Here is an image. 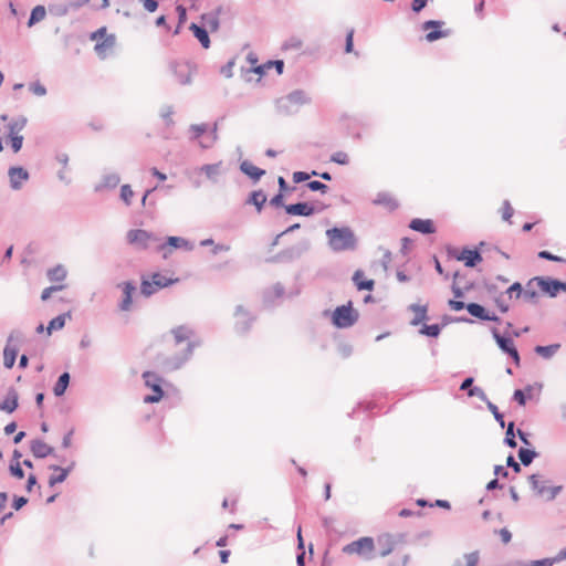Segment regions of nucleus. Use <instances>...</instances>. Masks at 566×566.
Here are the masks:
<instances>
[{
	"mask_svg": "<svg viewBox=\"0 0 566 566\" xmlns=\"http://www.w3.org/2000/svg\"><path fill=\"white\" fill-rule=\"evenodd\" d=\"M380 566H408L410 553L402 535L382 533L377 536V556Z\"/></svg>",
	"mask_w": 566,
	"mask_h": 566,
	"instance_id": "f257e3e1",
	"label": "nucleus"
},
{
	"mask_svg": "<svg viewBox=\"0 0 566 566\" xmlns=\"http://www.w3.org/2000/svg\"><path fill=\"white\" fill-rule=\"evenodd\" d=\"M25 126V119H10L7 115L0 116V151L3 150V138L10 140L11 148L18 153L22 148L23 136L21 132Z\"/></svg>",
	"mask_w": 566,
	"mask_h": 566,
	"instance_id": "f03ea898",
	"label": "nucleus"
},
{
	"mask_svg": "<svg viewBox=\"0 0 566 566\" xmlns=\"http://www.w3.org/2000/svg\"><path fill=\"white\" fill-rule=\"evenodd\" d=\"M346 555H356L364 559H371L377 556V537L363 536L353 541L342 548Z\"/></svg>",
	"mask_w": 566,
	"mask_h": 566,
	"instance_id": "7ed1b4c3",
	"label": "nucleus"
},
{
	"mask_svg": "<svg viewBox=\"0 0 566 566\" xmlns=\"http://www.w3.org/2000/svg\"><path fill=\"white\" fill-rule=\"evenodd\" d=\"M91 40L96 42L94 51L101 59H106L113 52L116 44L115 34L107 33L106 27H102L93 32Z\"/></svg>",
	"mask_w": 566,
	"mask_h": 566,
	"instance_id": "20e7f679",
	"label": "nucleus"
},
{
	"mask_svg": "<svg viewBox=\"0 0 566 566\" xmlns=\"http://www.w3.org/2000/svg\"><path fill=\"white\" fill-rule=\"evenodd\" d=\"M331 247L336 251H344L352 249L355 244V239L349 229L334 228L326 232Z\"/></svg>",
	"mask_w": 566,
	"mask_h": 566,
	"instance_id": "39448f33",
	"label": "nucleus"
},
{
	"mask_svg": "<svg viewBox=\"0 0 566 566\" xmlns=\"http://www.w3.org/2000/svg\"><path fill=\"white\" fill-rule=\"evenodd\" d=\"M179 281L178 277L166 276L161 273H154L151 279H143L140 284V292L145 296H150L160 289L170 286Z\"/></svg>",
	"mask_w": 566,
	"mask_h": 566,
	"instance_id": "423d86ee",
	"label": "nucleus"
},
{
	"mask_svg": "<svg viewBox=\"0 0 566 566\" xmlns=\"http://www.w3.org/2000/svg\"><path fill=\"white\" fill-rule=\"evenodd\" d=\"M145 386L153 390L151 395L144 397L145 403L159 402L164 397V390L161 388L163 378L153 371H145L143 374Z\"/></svg>",
	"mask_w": 566,
	"mask_h": 566,
	"instance_id": "0eeeda50",
	"label": "nucleus"
},
{
	"mask_svg": "<svg viewBox=\"0 0 566 566\" xmlns=\"http://www.w3.org/2000/svg\"><path fill=\"white\" fill-rule=\"evenodd\" d=\"M357 312L352 307V302L347 305L336 307L333 313V324L338 328H347L356 323Z\"/></svg>",
	"mask_w": 566,
	"mask_h": 566,
	"instance_id": "6e6552de",
	"label": "nucleus"
},
{
	"mask_svg": "<svg viewBox=\"0 0 566 566\" xmlns=\"http://www.w3.org/2000/svg\"><path fill=\"white\" fill-rule=\"evenodd\" d=\"M558 286H560V285H559V281H557V280L537 276V277L532 279L528 282L526 293H530L531 296H534L536 294V291L535 290L531 291V289L536 287L543 294H547L549 296H556L558 294Z\"/></svg>",
	"mask_w": 566,
	"mask_h": 566,
	"instance_id": "1a4fd4ad",
	"label": "nucleus"
},
{
	"mask_svg": "<svg viewBox=\"0 0 566 566\" xmlns=\"http://www.w3.org/2000/svg\"><path fill=\"white\" fill-rule=\"evenodd\" d=\"M126 238L129 244L139 249H148L151 243L157 241L153 233L142 229L129 230Z\"/></svg>",
	"mask_w": 566,
	"mask_h": 566,
	"instance_id": "9d476101",
	"label": "nucleus"
},
{
	"mask_svg": "<svg viewBox=\"0 0 566 566\" xmlns=\"http://www.w3.org/2000/svg\"><path fill=\"white\" fill-rule=\"evenodd\" d=\"M530 483L534 491L546 500H553L560 492L562 486L547 485L545 481L541 480V476L533 474L530 478Z\"/></svg>",
	"mask_w": 566,
	"mask_h": 566,
	"instance_id": "9b49d317",
	"label": "nucleus"
},
{
	"mask_svg": "<svg viewBox=\"0 0 566 566\" xmlns=\"http://www.w3.org/2000/svg\"><path fill=\"white\" fill-rule=\"evenodd\" d=\"M172 335L175 338L176 344L187 343V349L186 355L182 359L175 363V367H179L180 364L189 357L192 350V344L190 342V338L192 336V331L187 328L186 326H178L175 329H172Z\"/></svg>",
	"mask_w": 566,
	"mask_h": 566,
	"instance_id": "f8f14e48",
	"label": "nucleus"
},
{
	"mask_svg": "<svg viewBox=\"0 0 566 566\" xmlns=\"http://www.w3.org/2000/svg\"><path fill=\"white\" fill-rule=\"evenodd\" d=\"M172 249H186L190 250L191 245L189 242L180 237H168L166 243L158 245V250L163 252L166 259Z\"/></svg>",
	"mask_w": 566,
	"mask_h": 566,
	"instance_id": "ddd939ff",
	"label": "nucleus"
},
{
	"mask_svg": "<svg viewBox=\"0 0 566 566\" xmlns=\"http://www.w3.org/2000/svg\"><path fill=\"white\" fill-rule=\"evenodd\" d=\"M443 25L442 21H434L430 20L423 23L422 28L426 31H429L426 34V40L428 42H433L436 40H439L441 38H444L448 35L447 31H441L440 28Z\"/></svg>",
	"mask_w": 566,
	"mask_h": 566,
	"instance_id": "4468645a",
	"label": "nucleus"
},
{
	"mask_svg": "<svg viewBox=\"0 0 566 566\" xmlns=\"http://www.w3.org/2000/svg\"><path fill=\"white\" fill-rule=\"evenodd\" d=\"M494 338L499 345V347L507 353L514 360V363L518 366L520 365V355L517 353V349L514 345L513 339L509 337H503L497 333H494Z\"/></svg>",
	"mask_w": 566,
	"mask_h": 566,
	"instance_id": "2eb2a0df",
	"label": "nucleus"
},
{
	"mask_svg": "<svg viewBox=\"0 0 566 566\" xmlns=\"http://www.w3.org/2000/svg\"><path fill=\"white\" fill-rule=\"evenodd\" d=\"M371 202L373 205L382 207L389 211H392L398 207L397 199L392 196V193L387 191L378 192Z\"/></svg>",
	"mask_w": 566,
	"mask_h": 566,
	"instance_id": "dca6fc26",
	"label": "nucleus"
},
{
	"mask_svg": "<svg viewBox=\"0 0 566 566\" xmlns=\"http://www.w3.org/2000/svg\"><path fill=\"white\" fill-rule=\"evenodd\" d=\"M8 174L10 185L13 189H19L21 185L29 179L28 171L22 167H11Z\"/></svg>",
	"mask_w": 566,
	"mask_h": 566,
	"instance_id": "f3484780",
	"label": "nucleus"
},
{
	"mask_svg": "<svg viewBox=\"0 0 566 566\" xmlns=\"http://www.w3.org/2000/svg\"><path fill=\"white\" fill-rule=\"evenodd\" d=\"M175 73L180 84H189L195 73V67L189 63H180L176 65Z\"/></svg>",
	"mask_w": 566,
	"mask_h": 566,
	"instance_id": "a211bd4d",
	"label": "nucleus"
},
{
	"mask_svg": "<svg viewBox=\"0 0 566 566\" xmlns=\"http://www.w3.org/2000/svg\"><path fill=\"white\" fill-rule=\"evenodd\" d=\"M285 211L289 214L292 216H312L315 212V209L313 206L306 203V202H298L294 205L285 206Z\"/></svg>",
	"mask_w": 566,
	"mask_h": 566,
	"instance_id": "6ab92c4d",
	"label": "nucleus"
},
{
	"mask_svg": "<svg viewBox=\"0 0 566 566\" xmlns=\"http://www.w3.org/2000/svg\"><path fill=\"white\" fill-rule=\"evenodd\" d=\"M459 261H462L467 266H475L478 263L482 261L481 254L476 250L464 249L457 256Z\"/></svg>",
	"mask_w": 566,
	"mask_h": 566,
	"instance_id": "aec40b11",
	"label": "nucleus"
},
{
	"mask_svg": "<svg viewBox=\"0 0 566 566\" xmlns=\"http://www.w3.org/2000/svg\"><path fill=\"white\" fill-rule=\"evenodd\" d=\"M409 227L410 229L424 234L436 232L434 224L430 219H413L411 220Z\"/></svg>",
	"mask_w": 566,
	"mask_h": 566,
	"instance_id": "412c9836",
	"label": "nucleus"
},
{
	"mask_svg": "<svg viewBox=\"0 0 566 566\" xmlns=\"http://www.w3.org/2000/svg\"><path fill=\"white\" fill-rule=\"evenodd\" d=\"M31 452L36 458H45L53 452V448L42 440H33L31 442Z\"/></svg>",
	"mask_w": 566,
	"mask_h": 566,
	"instance_id": "4be33fe9",
	"label": "nucleus"
},
{
	"mask_svg": "<svg viewBox=\"0 0 566 566\" xmlns=\"http://www.w3.org/2000/svg\"><path fill=\"white\" fill-rule=\"evenodd\" d=\"M353 281L357 287V290L363 291H371L375 286V282L371 279H367L364 271L357 270L353 275Z\"/></svg>",
	"mask_w": 566,
	"mask_h": 566,
	"instance_id": "5701e85b",
	"label": "nucleus"
},
{
	"mask_svg": "<svg viewBox=\"0 0 566 566\" xmlns=\"http://www.w3.org/2000/svg\"><path fill=\"white\" fill-rule=\"evenodd\" d=\"M11 340L12 337H9L3 350V365L9 369L13 367L18 354V348L11 345Z\"/></svg>",
	"mask_w": 566,
	"mask_h": 566,
	"instance_id": "b1692460",
	"label": "nucleus"
},
{
	"mask_svg": "<svg viewBox=\"0 0 566 566\" xmlns=\"http://www.w3.org/2000/svg\"><path fill=\"white\" fill-rule=\"evenodd\" d=\"M123 289V301L119 305L122 311H128L133 303V293L135 292V286L130 282H125L122 285Z\"/></svg>",
	"mask_w": 566,
	"mask_h": 566,
	"instance_id": "393cba45",
	"label": "nucleus"
},
{
	"mask_svg": "<svg viewBox=\"0 0 566 566\" xmlns=\"http://www.w3.org/2000/svg\"><path fill=\"white\" fill-rule=\"evenodd\" d=\"M240 168L242 172L248 175L254 181L259 180L265 174L263 169L256 167L255 165L248 160L242 161Z\"/></svg>",
	"mask_w": 566,
	"mask_h": 566,
	"instance_id": "a878e982",
	"label": "nucleus"
},
{
	"mask_svg": "<svg viewBox=\"0 0 566 566\" xmlns=\"http://www.w3.org/2000/svg\"><path fill=\"white\" fill-rule=\"evenodd\" d=\"M468 312L478 318L484 319V321H494L496 317L494 315H489V313L485 311V308L476 303H470L467 305Z\"/></svg>",
	"mask_w": 566,
	"mask_h": 566,
	"instance_id": "bb28decb",
	"label": "nucleus"
},
{
	"mask_svg": "<svg viewBox=\"0 0 566 566\" xmlns=\"http://www.w3.org/2000/svg\"><path fill=\"white\" fill-rule=\"evenodd\" d=\"M50 469L54 471V473L49 479V485L54 486L56 483H62L69 475L70 469H64L57 465H51Z\"/></svg>",
	"mask_w": 566,
	"mask_h": 566,
	"instance_id": "cd10ccee",
	"label": "nucleus"
},
{
	"mask_svg": "<svg viewBox=\"0 0 566 566\" xmlns=\"http://www.w3.org/2000/svg\"><path fill=\"white\" fill-rule=\"evenodd\" d=\"M190 30L192 31L193 35L199 40V42L201 43V45L205 49H208L210 46V38L205 28L199 27L196 23H192L190 25Z\"/></svg>",
	"mask_w": 566,
	"mask_h": 566,
	"instance_id": "c85d7f7f",
	"label": "nucleus"
},
{
	"mask_svg": "<svg viewBox=\"0 0 566 566\" xmlns=\"http://www.w3.org/2000/svg\"><path fill=\"white\" fill-rule=\"evenodd\" d=\"M18 407V396L15 392L9 394L6 399L0 403V409L11 413L13 412Z\"/></svg>",
	"mask_w": 566,
	"mask_h": 566,
	"instance_id": "c756f323",
	"label": "nucleus"
},
{
	"mask_svg": "<svg viewBox=\"0 0 566 566\" xmlns=\"http://www.w3.org/2000/svg\"><path fill=\"white\" fill-rule=\"evenodd\" d=\"M67 275L64 266L56 265L48 271V277L51 282H63Z\"/></svg>",
	"mask_w": 566,
	"mask_h": 566,
	"instance_id": "7c9ffc66",
	"label": "nucleus"
},
{
	"mask_svg": "<svg viewBox=\"0 0 566 566\" xmlns=\"http://www.w3.org/2000/svg\"><path fill=\"white\" fill-rule=\"evenodd\" d=\"M69 382H70V375H69V373H63L59 377V379H57V381H56V384H55V386L53 388L54 395L55 396H62L65 392V390H66V388L69 386Z\"/></svg>",
	"mask_w": 566,
	"mask_h": 566,
	"instance_id": "2f4dec72",
	"label": "nucleus"
},
{
	"mask_svg": "<svg viewBox=\"0 0 566 566\" xmlns=\"http://www.w3.org/2000/svg\"><path fill=\"white\" fill-rule=\"evenodd\" d=\"M46 15L45 8L43 6H36L32 9L31 15L28 22L29 27H32L34 23L42 21Z\"/></svg>",
	"mask_w": 566,
	"mask_h": 566,
	"instance_id": "473e14b6",
	"label": "nucleus"
},
{
	"mask_svg": "<svg viewBox=\"0 0 566 566\" xmlns=\"http://www.w3.org/2000/svg\"><path fill=\"white\" fill-rule=\"evenodd\" d=\"M266 201V196L263 191H253L250 196L249 203H252L256 207L258 211L262 210L263 205Z\"/></svg>",
	"mask_w": 566,
	"mask_h": 566,
	"instance_id": "72a5a7b5",
	"label": "nucleus"
},
{
	"mask_svg": "<svg viewBox=\"0 0 566 566\" xmlns=\"http://www.w3.org/2000/svg\"><path fill=\"white\" fill-rule=\"evenodd\" d=\"M272 66H275L276 67V71L279 74H281L283 72V61H269L268 63L263 64V65H259V66H255L253 69V71L258 74H264L265 73V70H269L271 69Z\"/></svg>",
	"mask_w": 566,
	"mask_h": 566,
	"instance_id": "f704fd0d",
	"label": "nucleus"
},
{
	"mask_svg": "<svg viewBox=\"0 0 566 566\" xmlns=\"http://www.w3.org/2000/svg\"><path fill=\"white\" fill-rule=\"evenodd\" d=\"M480 556L478 552H472L463 556L462 562H459L457 566H478Z\"/></svg>",
	"mask_w": 566,
	"mask_h": 566,
	"instance_id": "c9c22d12",
	"label": "nucleus"
},
{
	"mask_svg": "<svg viewBox=\"0 0 566 566\" xmlns=\"http://www.w3.org/2000/svg\"><path fill=\"white\" fill-rule=\"evenodd\" d=\"M65 317H66V315H59L55 318H53L49 323L48 333L51 334L52 331H57V329L63 328V326L65 324ZM67 317H70V315H67Z\"/></svg>",
	"mask_w": 566,
	"mask_h": 566,
	"instance_id": "e433bc0d",
	"label": "nucleus"
},
{
	"mask_svg": "<svg viewBox=\"0 0 566 566\" xmlns=\"http://www.w3.org/2000/svg\"><path fill=\"white\" fill-rule=\"evenodd\" d=\"M535 455L533 450L521 448L518 451V458L524 465L531 464Z\"/></svg>",
	"mask_w": 566,
	"mask_h": 566,
	"instance_id": "4c0bfd02",
	"label": "nucleus"
},
{
	"mask_svg": "<svg viewBox=\"0 0 566 566\" xmlns=\"http://www.w3.org/2000/svg\"><path fill=\"white\" fill-rule=\"evenodd\" d=\"M559 345H551V346H537L535 352L541 356L548 358L555 354L558 349Z\"/></svg>",
	"mask_w": 566,
	"mask_h": 566,
	"instance_id": "58836bf2",
	"label": "nucleus"
},
{
	"mask_svg": "<svg viewBox=\"0 0 566 566\" xmlns=\"http://www.w3.org/2000/svg\"><path fill=\"white\" fill-rule=\"evenodd\" d=\"M331 160L338 164V165H348L349 164V156L345 151H336L332 155Z\"/></svg>",
	"mask_w": 566,
	"mask_h": 566,
	"instance_id": "ea45409f",
	"label": "nucleus"
},
{
	"mask_svg": "<svg viewBox=\"0 0 566 566\" xmlns=\"http://www.w3.org/2000/svg\"><path fill=\"white\" fill-rule=\"evenodd\" d=\"M514 214V209L509 201H504L501 207V216L505 221H510Z\"/></svg>",
	"mask_w": 566,
	"mask_h": 566,
	"instance_id": "a19ab883",
	"label": "nucleus"
},
{
	"mask_svg": "<svg viewBox=\"0 0 566 566\" xmlns=\"http://www.w3.org/2000/svg\"><path fill=\"white\" fill-rule=\"evenodd\" d=\"M134 197V191L132 190L130 186L124 185L120 188V198L126 205L130 203L132 198Z\"/></svg>",
	"mask_w": 566,
	"mask_h": 566,
	"instance_id": "79ce46f5",
	"label": "nucleus"
},
{
	"mask_svg": "<svg viewBox=\"0 0 566 566\" xmlns=\"http://www.w3.org/2000/svg\"><path fill=\"white\" fill-rule=\"evenodd\" d=\"M306 187L312 191H321L322 193H326L328 190V187L325 184L317 180L310 181Z\"/></svg>",
	"mask_w": 566,
	"mask_h": 566,
	"instance_id": "37998d69",
	"label": "nucleus"
},
{
	"mask_svg": "<svg viewBox=\"0 0 566 566\" xmlns=\"http://www.w3.org/2000/svg\"><path fill=\"white\" fill-rule=\"evenodd\" d=\"M317 176L318 174L316 171H313L311 175L304 171H295L293 174V181L298 184L305 180H308L311 176Z\"/></svg>",
	"mask_w": 566,
	"mask_h": 566,
	"instance_id": "c03bdc74",
	"label": "nucleus"
},
{
	"mask_svg": "<svg viewBox=\"0 0 566 566\" xmlns=\"http://www.w3.org/2000/svg\"><path fill=\"white\" fill-rule=\"evenodd\" d=\"M421 333L422 334H426L428 336H432V337H437L440 333V327L439 325L437 324H433V325H426L422 329H421Z\"/></svg>",
	"mask_w": 566,
	"mask_h": 566,
	"instance_id": "a18cd8bd",
	"label": "nucleus"
},
{
	"mask_svg": "<svg viewBox=\"0 0 566 566\" xmlns=\"http://www.w3.org/2000/svg\"><path fill=\"white\" fill-rule=\"evenodd\" d=\"M64 289V285L63 284H59V285H53V286H50V287H46L43 290L42 294H41V298L42 301H46L50 298L51 294L55 291H61Z\"/></svg>",
	"mask_w": 566,
	"mask_h": 566,
	"instance_id": "49530a36",
	"label": "nucleus"
},
{
	"mask_svg": "<svg viewBox=\"0 0 566 566\" xmlns=\"http://www.w3.org/2000/svg\"><path fill=\"white\" fill-rule=\"evenodd\" d=\"M10 472L17 479H22L24 476V472H23V470L21 468V463L19 461H17L15 463H11Z\"/></svg>",
	"mask_w": 566,
	"mask_h": 566,
	"instance_id": "de8ad7c7",
	"label": "nucleus"
},
{
	"mask_svg": "<svg viewBox=\"0 0 566 566\" xmlns=\"http://www.w3.org/2000/svg\"><path fill=\"white\" fill-rule=\"evenodd\" d=\"M513 428H514V423L511 422L507 427V430H506V438H505V441L506 443L511 447V448H515L516 447V441L514 439V433H513Z\"/></svg>",
	"mask_w": 566,
	"mask_h": 566,
	"instance_id": "09e8293b",
	"label": "nucleus"
},
{
	"mask_svg": "<svg viewBox=\"0 0 566 566\" xmlns=\"http://www.w3.org/2000/svg\"><path fill=\"white\" fill-rule=\"evenodd\" d=\"M208 126L206 124L192 125L191 132L193 133L195 138L201 137L205 133H207Z\"/></svg>",
	"mask_w": 566,
	"mask_h": 566,
	"instance_id": "8fccbe9b",
	"label": "nucleus"
},
{
	"mask_svg": "<svg viewBox=\"0 0 566 566\" xmlns=\"http://www.w3.org/2000/svg\"><path fill=\"white\" fill-rule=\"evenodd\" d=\"M202 171L209 177H213L219 174V165H206L202 167Z\"/></svg>",
	"mask_w": 566,
	"mask_h": 566,
	"instance_id": "3c124183",
	"label": "nucleus"
},
{
	"mask_svg": "<svg viewBox=\"0 0 566 566\" xmlns=\"http://www.w3.org/2000/svg\"><path fill=\"white\" fill-rule=\"evenodd\" d=\"M353 48H354V30L350 29L348 32H347V35H346V46H345V52L346 53H352L353 52Z\"/></svg>",
	"mask_w": 566,
	"mask_h": 566,
	"instance_id": "603ef678",
	"label": "nucleus"
},
{
	"mask_svg": "<svg viewBox=\"0 0 566 566\" xmlns=\"http://www.w3.org/2000/svg\"><path fill=\"white\" fill-rule=\"evenodd\" d=\"M144 7V9L148 12H155L158 8V2L156 0H139Z\"/></svg>",
	"mask_w": 566,
	"mask_h": 566,
	"instance_id": "864d4df0",
	"label": "nucleus"
},
{
	"mask_svg": "<svg viewBox=\"0 0 566 566\" xmlns=\"http://www.w3.org/2000/svg\"><path fill=\"white\" fill-rule=\"evenodd\" d=\"M556 563L554 558H544L538 560H533L530 566H553Z\"/></svg>",
	"mask_w": 566,
	"mask_h": 566,
	"instance_id": "5fc2aeb1",
	"label": "nucleus"
},
{
	"mask_svg": "<svg viewBox=\"0 0 566 566\" xmlns=\"http://www.w3.org/2000/svg\"><path fill=\"white\" fill-rule=\"evenodd\" d=\"M522 293V285L520 283H514L512 284L509 290H507V294L510 297L513 296V294H515L516 297H518Z\"/></svg>",
	"mask_w": 566,
	"mask_h": 566,
	"instance_id": "6e6d98bb",
	"label": "nucleus"
},
{
	"mask_svg": "<svg viewBox=\"0 0 566 566\" xmlns=\"http://www.w3.org/2000/svg\"><path fill=\"white\" fill-rule=\"evenodd\" d=\"M30 90L38 96H42L46 93L45 87L40 83H34L30 86Z\"/></svg>",
	"mask_w": 566,
	"mask_h": 566,
	"instance_id": "4d7b16f0",
	"label": "nucleus"
},
{
	"mask_svg": "<svg viewBox=\"0 0 566 566\" xmlns=\"http://www.w3.org/2000/svg\"><path fill=\"white\" fill-rule=\"evenodd\" d=\"M428 0H413L412 1V10L415 12H420L427 4Z\"/></svg>",
	"mask_w": 566,
	"mask_h": 566,
	"instance_id": "13d9d810",
	"label": "nucleus"
},
{
	"mask_svg": "<svg viewBox=\"0 0 566 566\" xmlns=\"http://www.w3.org/2000/svg\"><path fill=\"white\" fill-rule=\"evenodd\" d=\"M449 306L451 307V310L457 311V312H459V311L463 310L464 307H467L463 302L455 301V300H450L449 301Z\"/></svg>",
	"mask_w": 566,
	"mask_h": 566,
	"instance_id": "bf43d9fd",
	"label": "nucleus"
},
{
	"mask_svg": "<svg viewBox=\"0 0 566 566\" xmlns=\"http://www.w3.org/2000/svg\"><path fill=\"white\" fill-rule=\"evenodd\" d=\"M538 256L542 259L551 260V261H562V258L553 255L548 251H541L538 253Z\"/></svg>",
	"mask_w": 566,
	"mask_h": 566,
	"instance_id": "052dcab7",
	"label": "nucleus"
},
{
	"mask_svg": "<svg viewBox=\"0 0 566 566\" xmlns=\"http://www.w3.org/2000/svg\"><path fill=\"white\" fill-rule=\"evenodd\" d=\"M500 536H501V539L504 544H507L510 543L511 538H512V535H511V532L506 528H502L500 531Z\"/></svg>",
	"mask_w": 566,
	"mask_h": 566,
	"instance_id": "680f3d73",
	"label": "nucleus"
},
{
	"mask_svg": "<svg viewBox=\"0 0 566 566\" xmlns=\"http://www.w3.org/2000/svg\"><path fill=\"white\" fill-rule=\"evenodd\" d=\"M514 399L521 405V406H524L525 405V396H524V392L520 389L515 390L514 391Z\"/></svg>",
	"mask_w": 566,
	"mask_h": 566,
	"instance_id": "e2e57ef3",
	"label": "nucleus"
},
{
	"mask_svg": "<svg viewBox=\"0 0 566 566\" xmlns=\"http://www.w3.org/2000/svg\"><path fill=\"white\" fill-rule=\"evenodd\" d=\"M509 467H511L516 473L521 471L520 464L514 460L512 455H510L506 460Z\"/></svg>",
	"mask_w": 566,
	"mask_h": 566,
	"instance_id": "0e129e2a",
	"label": "nucleus"
},
{
	"mask_svg": "<svg viewBox=\"0 0 566 566\" xmlns=\"http://www.w3.org/2000/svg\"><path fill=\"white\" fill-rule=\"evenodd\" d=\"M489 409L493 412V415L495 416L496 420L501 421V424L503 426L504 424L503 416L501 413H499L497 407L490 402L489 403Z\"/></svg>",
	"mask_w": 566,
	"mask_h": 566,
	"instance_id": "69168bd1",
	"label": "nucleus"
},
{
	"mask_svg": "<svg viewBox=\"0 0 566 566\" xmlns=\"http://www.w3.org/2000/svg\"><path fill=\"white\" fill-rule=\"evenodd\" d=\"M302 46V41L300 39H291L285 43V48L300 49Z\"/></svg>",
	"mask_w": 566,
	"mask_h": 566,
	"instance_id": "338daca9",
	"label": "nucleus"
},
{
	"mask_svg": "<svg viewBox=\"0 0 566 566\" xmlns=\"http://www.w3.org/2000/svg\"><path fill=\"white\" fill-rule=\"evenodd\" d=\"M35 484H36L35 475L29 474L27 490L30 492Z\"/></svg>",
	"mask_w": 566,
	"mask_h": 566,
	"instance_id": "774afa93",
	"label": "nucleus"
}]
</instances>
